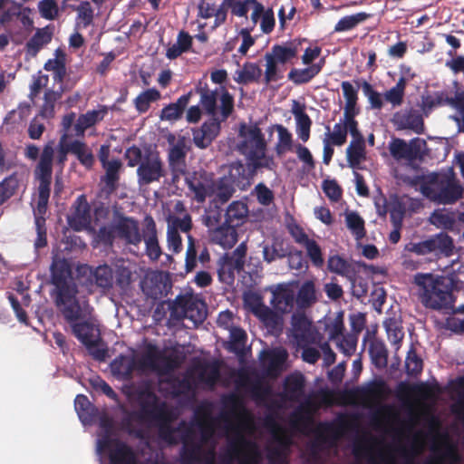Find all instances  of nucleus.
<instances>
[{"label":"nucleus","mask_w":464,"mask_h":464,"mask_svg":"<svg viewBox=\"0 0 464 464\" xmlns=\"http://www.w3.org/2000/svg\"><path fill=\"white\" fill-rule=\"evenodd\" d=\"M142 235L138 219L121 214L111 223L97 229L92 237V245L109 249L113 247L115 240H119L126 246L138 247L142 242Z\"/></svg>","instance_id":"nucleus-1"},{"label":"nucleus","mask_w":464,"mask_h":464,"mask_svg":"<svg viewBox=\"0 0 464 464\" xmlns=\"http://www.w3.org/2000/svg\"><path fill=\"white\" fill-rule=\"evenodd\" d=\"M421 194L442 205H451L463 198L464 188L452 171L431 172L420 179Z\"/></svg>","instance_id":"nucleus-2"},{"label":"nucleus","mask_w":464,"mask_h":464,"mask_svg":"<svg viewBox=\"0 0 464 464\" xmlns=\"http://www.w3.org/2000/svg\"><path fill=\"white\" fill-rule=\"evenodd\" d=\"M413 282L419 287V299L426 308L441 310L451 306L452 292L444 276L418 273Z\"/></svg>","instance_id":"nucleus-3"},{"label":"nucleus","mask_w":464,"mask_h":464,"mask_svg":"<svg viewBox=\"0 0 464 464\" xmlns=\"http://www.w3.org/2000/svg\"><path fill=\"white\" fill-rule=\"evenodd\" d=\"M234 108V96L227 88H222L221 95H219V114L209 116L210 118L204 121L199 128L192 130L193 142L197 148L207 149L211 145L220 132L221 123L232 115Z\"/></svg>","instance_id":"nucleus-4"},{"label":"nucleus","mask_w":464,"mask_h":464,"mask_svg":"<svg viewBox=\"0 0 464 464\" xmlns=\"http://www.w3.org/2000/svg\"><path fill=\"white\" fill-rule=\"evenodd\" d=\"M240 130V135L244 140L238 144V150L250 160V165L255 169H266L275 170L276 163L273 156L266 155V141L261 129L257 125L250 126L246 131Z\"/></svg>","instance_id":"nucleus-5"},{"label":"nucleus","mask_w":464,"mask_h":464,"mask_svg":"<svg viewBox=\"0 0 464 464\" xmlns=\"http://www.w3.org/2000/svg\"><path fill=\"white\" fill-rule=\"evenodd\" d=\"M52 298L67 324L92 315L93 308L85 295H79V286L52 295Z\"/></svg>","instance_id":"nucleus-6"},{"label":"nucleus","mask_w":464,"mask_h":464,"mask_svg":"<svg viewBox=\"0 0 464 464\" xmlns=\"http://www.w3.org/2000/svg\"><path fill=\"white\" fill-rule=\"evenodd\" d=\"M169 310L171 320L188 319L194 325L202 324L207 317L206 304L193 295H179L169 303Z\"/></svg>","instance_id":"nucleus-7"},{"label":"nucleus","mask_w":464,"mask_h":464,"mask_svg":"<svg viewBox=\"0 0 464 464\" xmlns=\"http://www.w3.org/2000/svg\"><path fill=\"white\" fill-rule=\"evenodd\" d=\"M68 324L74 337L86 347L89 353L95 360H105L107 349L100 347V344L102 343L100 329L92 321V317H86Z\"/></svg>","instance_id":"nucleus-8"},{"label":"nucleus","mask_w":464,"mask_h":464,"mask_svg":"<svg viewBox=\"0 0 464 464\" xmlns=\"http://www.w3.org/2000/svg\"><path fill=\"white\" fill-rule=\"evenodd\" d=\"M243 455L245 456L239 464H256V444L237 430L235 437L228 440L227 448L222 456V461L231 464L236 459H240Z\"/></svg>","instance_id":"nucleus-9"},{"label":"nucleus","mask_w":464,"mask_h":464,"mask_svg":"<svg viewBox=\"0 0 464 464\" xmlns=\"http://www.w3.org/2000/svg\"><path fill=\"white\" fill-rule=\"evenodd\" d=\"M50 283L53 286L51 296L78 287L68 259L59 255L53 256L50 266Z\"/></svg>","instance_id":"nucleus-10"},{"label":"nucleus","mask_w":464,"mask_h":464,"mask_svg":"<svg viewBox=\"0 0 464 464\" xmlns=\"http://www.w3.org/2000/svg\"><path fill=\"white\" fill-rule=\"evenodd\" d=\"M454 244L452 238L444 232H440L420 242H410L405 245V251L424 256L434 253L450 256L453 253Z\"/></svg>","instance_id":"nucleus-11"},{"label":"nucleus","mask_w":464,"mask_h":464,"mask_svg":"<svg viewBox=\"0 0 464 464\" xmlns=\"http://www.w3.org/2000/svg\"><path fill=\"white\" fill-rule=\"evenodd\" d=\"M136 174L137 183L140 188L159 182L161 178L165 177L166 170L160 153L158 151L146 152L143 161L137 168Z\"/></svg>","instance_id":"nucleus-12"},{"label":"nucleus","mask_w":464,"mask_h":464,"mask_svg":"<svg viewBox=\"0 0 464 464\" xmlns=\"http://www.w3.org/2000/svg\"><path fill=\"white\" fill-rule=\"evenodd\" d=\"M247 246L245 242L239 244L231 253L224 254L218 260V274L219 280L230 284L235 279V272L244 269Z\"/></svg>","instance_id":"nucleus-13"},{"label":"nucleus","mask_w":464,"mask_h":464,"mask_svg":"<svg viewBox=\"0 0 464 464\" xmlns=\"http://www.w3.org/2000/svg\"><path fill=\"white\" fill-rule=\"evenodd\" d=\"M67 223L76 232L86 230L95 236L97 229L92 227L91 206L85 195H80L73 202L72 211L67 216Z\"/></svg>","instance_id":"nucleus-14"},{"label":"nucleus","mask_w":464,"mask_h":464,"mask_svg":"<svg viewBox=\"0 0 464 464\" xmlns=\"http://www.w3.org/2000/svg\"><path fill=\"white\" fill-rule=\"evenodd\" d=\"M392 391L382 379L373 380L365 385L356 387L351 393L362 403L368 406L380 405L388 398Z\"/></svg>","instance_id":"nucleus-15"},{"label":"nucleus","mask_w":464,"mask_h":464,"mask_svg":"<svg viewBox=\"0 0 464 464\" xmlns=\"http://www.w3.org/2000/svg\"><path fill=\"white\" fill-rule=\"evenodd\" d=\"M143 294L154 301L166 296L171 288V283L167 274L161 271L148 273L140 282Z\"/></svg>","instance_id":"nucleus-16"},{"label":"nucleus","mask_w":464,"mask_h":464,"mask_svg":"<svg viewBox=\"0 0 464 464\" xmlns=\"http://www.w3.org/2000/svg\"><path fill=\"white\" fill-rule=\"evenodd\" d=\"M425 142L420 139H413L409 143L404 140L395 138L389 145L391 155L397 160H406L413 161L421 158V144Z\"/></svg>","instance_id":"nucleus-17"},{"label":"nucleus","mask_w":464,"mask_h":464,"mask_svg":"<svg viewBox=\"0 0 464 464\" xmlns=\"http://www.w3.org/2000/svg\"><path fill=\"white\" fill-rule=\"evenodd\" d=\"M250 160H246L244 165L237 160L230 164L227 180L233 187L240 190L246 189L251 185V180L260 169H255L250 165Z\"/></svg>","instance_id":"nucleus-18"},{"label":"nucleus","mask_w":464,"mask_h":464,"mask_svg":"<svg viewBox=\"0 0 464 464\" xmlns=\"http://www.w3.org/2000/svg\"><path fill=\"white\" fill-rule=\"evenodd\" d=\"M195 385L188 377L169 376L160 380L159 392L166 397L179 398L194 392Z\"/></svg>","instance_id":"nucleus-19"},{"label":"nucleus","mask_w":464,"mask_h":464,"mask_svg":"<svg viewBox=\"0 0 464 464\" xmlns=\"http://www.w3.org/2000/svg\"><path fill=\"white\" fill-rule=\"evenodd\" d=\"M182 447L179 457L182 464H195L200 460L202 453V443L196 441L194 431L191 428H187L180 436Z\"/></svg>","instance_id":"nucleus-20"},{"label":"nucleus","mask_w":464,"mask_h":464,"mask_svg":"<svg viewBox=\"0 0 464 464\" xmlns=\"http://www.w3.org/2000/svg\"><path fill=\"white\" fill-rule=\"evenodd\" d=\"M139 415L141 420L157 422L158 420H168L169 413L172 412L167 402L160 401L157 397L154 400H144L139 402Z\"/></svg>","instance_id":"nucleus-21"},{"label":"nucleus","mask_w":464,"mask_h":464,"mask_svg":"<svg viewBox=\"0 0 464 464\" xmlns=\"http://www.w3.org/2000/svg\"><path fill=\"white\" fill-rule=\"evenodd\" d=\"M288 353L285 349L266 350L261 353L260 362L269 377H277L284 369Z\"/></svg>","instance_id":"nucleus-22"},{"label":"nucleus","mask_w":464,"mask_h":464,"mask_svg":"<svg viewBox=\"0 0 464 464\" xmlns=\"http://www.w3.org/2000/svg\"><path fill=\"white\" fill-rule=\"evenodd\" d=\"M392 122L398 130H411L417 134H420L424 130L422 114L420 111L412 108L395 112Z\"/></svg>","instance_id":"nucleus-23"},{"label":"nucleus","mask_w":464,"mask_h":464,"mask_svg":"<svg viewBox=\"0 0 464 464\" xmlns=\"http://www.w3.org/2000/svg\"><path fill=\"white\" fill-rule=\"evenodd\" d=\"M143 239L145 243V253L152 261H157L162 255L161 247L159 244L158 231L153 218L150 215L144 218Z\"/></svg>","instance_id":"nucleus-24"},{"label":"nucleus","mask_w":464,"mask_h":464,"mask_svg":"<svg viewBox=\"0 0 464 464\" xmlns=\"http://www.w3.org/2000/svg\"><path fill=\"white\" fill-rule=\"evenodd\" d=\"M305 379L303 373L295 372L288 374L283 382L281 397L291 402H299L304 396Z\"/></svg>","instance_id":"nucleus-25"},{"label":"nucleus","mask_w":464,"mask_h":464,"mask_svg":"<svg viewBox=\"0 0 464 464\" xmlns=\"http://www.w3.org/2000/svg\"><path fill=\"white\" fill-rule=\"evenodd\" d=\"M188 189L194 194V198L198 203H203L211 188V179L206 171H193L185 177Z\"/></svg>","instance_id":"nucleus-26"},{"label":"nucleus","mask_w":464,"mask_h":464,"mask_svg":"<svg viewBox=\"0 0 464 464\" xmlns=\"http://www.w3.org/2000/svg\"><path fill=\"white\" fill-rule=\"evenodd\" d=\"M112 374L120 381L130 382L134 372H138L137 358L134 355L120 354L111 363Z\"/></svg>","instance_id":"nucleus-27"},{"label":"nucleus","mask_w":464,"mask_h":464,"mask_svg":"<svg viewBox=\"0 0 464 464\" xmlns=\"http://www.w3.org/2000/svg\"><path fill=\"white\" fill-rule=\"evenodd\" d=\"M162 351L151 343H149L144 353L137 358L138 374L142 375L147 372H153L159 374L160 363L161 361Z\"/></svg>","instance_id":"nucleus-28"},{"label":"nucleus","mask_w":464,"mask_h":464,"mask_svg":"<svg viewBox=\"0 0 464 464\" xmlns=\"http://www.w3.org/2000/svg\"><path fill=\"white\" fill-rule=\"evenodd\" d=\"M222 88H225L222 86L220 90H211L208 83H202L199 82L195 88L192 90L193 94H198L199 99V105H201V108L203 109L204 112L208 116H218V94L221 95V90Z\"/></svg>","instance_id":"nucleus-29"},{"label":"nucleus","mask_w":464,"mask_h":464,"mask_svg":"<svg viewBox=\"0 0 464 464\" xmlns=\"http://www.w3.org/2000/svg\"><path fill=\"white\" fill-rule=\"evenodd\" d=\"M210 240L223 248H231L237 242V227L227 222L209 230Z\"/></svg>","instance_id":"nucleus-30"},{"label":"nucleus","mask_w":464,"mask_h":464,"mask_svg":"<svg viewBox=\"0 0 464 464\" xmlns=\"http://www.w3.org/2000/svg\"><path fill=\"white\" fill-rule=\"evenodd\" d=\"M295 292L288 286H278L272 295L271 304L281 314L290 313L295 305Z\"/></svg>","instance_id":"nucleus-31"},{"label":"nucleus","mask_w":464,"mask_h":464,"mask_svg":"<svg viewBox=\"0 0 464 464\" xmlns=\"http://www.w3.org/2000/svg\"><path fill=\"white\" fill-rule=\"evenodd\" d=\"M193 96V91H189L187 93L181 95L176 102H171L162 108L160 111V118L161 121H175L180 120L184 114L186 108L188 107L191 97Z\"/></svg>","instance_id":"nucleus-32"},{"label":"nucleus","mask_w":464,"mask_h":464,"mask_svg":"<svg viewBox=\"0 0 464 464\" xmlns=\"http://www.w3.org/2000/svg\"><path fill=\"white\" fill-rule=\"evenodd\" d=\"M311 325L312 323L304 313H297L293 314V333L298 345H302L303 343H310L313 342Z\"/></svg>","instance_id":"nucleus-33"},{"label":"nucleus","mask_w":464,"mask_h":464,"mask_svg":"<svg viewBox=\"0 0 464 464\" xmlns=\"http://www.w3.org/2000/svg\"><path fill=\"white\" fill-rule=\"evenodd\" d=\"M109 464H138L135 452L125 442L117 441L110 450Z\"/></svg>","instance_id":"nucleus-34"},{"label":"nucleus","mask_w":464,"mask_h":464,"mask_svg":"<svg viewBox=\"0 0 464 464\" xmlns=\"http://www.w3.org/2000/svg\"><path fill=\"white\" fill-rule=\"evenodd\" d=\"M248 217L247 205L242 201H233L227 208L224 221L236 227L243 225Z\"/></svg>","instance_id":"nucleus-35"},{"label":"nucleus","mask_w":464,"mask_h":464,"mask_svg":"<svg viewBox=\"0 0 464 464\" xmlns=\"http://www.w3.org/2000/svg\"><path fill=\"white\" fill-rule=\"evenodd\" d=\"M74 408L83 424H92L96 421L98 410L87 396L78 394L74 400Z\"/></svg>","instance_id":"nucleus-36"},{"label":"nucleus","mask_w":464,"mask_h":464,"mask_svg":"<svg viewBox=\"0 0 464 464\" xmlns=\"http://www.w3.org/2000/svg\"><path fill=\"white\" fill-rule=\"evenodd\" d=\"M299 44L289 42L285 44H275L266 54L270 55L276 62L285 64L297 56Z\"/></svg>","instance_id":"nucleus-37"},{"label":"nucleus","mask_w":464,"mask_h":464,"mask_svg":"<svg viewBox=\"0 0 464 464\" xmlns=\"http://www.w3.org/2000/svg\"><path fill=\"white\" fill-rule=\"evenodd\" d=\"M262 76V69L256 63L246 62L240 70H237L234 80L238 84L246 85L251 82H258Z\"/></svg>","instance_id":"nucleus-38"},{"label":"nucleus","mask_w":464,"mask_h":464,"mask_svg":"<svg viewBox=\"0 0 464 464\" xmlns=\"http://www.w3.org/2000/svg\"><path fill=\"white\" fill-rule=\"evenodd\" d=\"M53 34L48 27L38 28L25 44L26 54L35 57L40 50L52 41Z\"/></svg>","instance_id":"nucleus-39"},{"label":"nucleus","mask_w":464,"mask_h":464,"mask_svg":"<svg viewBox=\"0 0 464 464\" xmlns=\"http://www.w3.org/2000/svg\"><path fill=\"white\" fill-rule=\"evenodd\" d=\"M447 102L448 90L433 92L421 96L420 109L425 116H429L435 108L447 106Z\"/></svg>","instance_id":"nucleus-40"},{"label":"nucleus","mask_w":464,"mask_h":464,"mask_svg":"<svg viewBox=\"0 0 464 464\" xmlns=\"http://www.w3.org/2000/svg\"><path fill=\"white\" fill-rule=\"evenodd\" d=\"M71 153L73 154L79 162L88 170L92 169L95 163V157L88 145L79 140L71 141Z\"/></svg>","instance_id":"nucleus-41"},{"label":"nucleus","mask_w":464,"mask_h":464,"mask_svg":"<svg viewBox=\"0 0 464 464\" xmlns=\"http://www.w3.org/2000/svg\"><path fill=\"white\" fill-rule=\"evenodd\" d=\"M186 156L185 142L183 140H179L169 150L168 163L169 169H173L176 172H180L181 169H187Z\"/></svg>","instance_id":"nucleus-42"},{"label":"nucleus","mask_w":464,"mask_h":464,"mask_svg":"<svg viewBox=\"0 0 464 464\" xmlns=\"http://www.w3.org/2000/svg\"><path fill=\"white\" fill-rule=\"evenodd\" d=\"M56 58L49 59L44 65V69L53 72V81L57 83H63L66 73L65 54L60 51H55Z\"/></svg>","instance_id":"nucleus-43"},{"label":"nucleus","mask_w":464,"mask_h":464,"mask_svg":"<svg viewBox=\"0 0 464 464\" xmlns=\"http://www.w3.org/2000/svg\"><path fill=\"white\" fill-rule=\"evenodd\" d=\"M192 43L191 35L188 32L181 30L178 34L176 44L167 49L166 57L169 60L177 59L182 53L190 51Z\"/></svg>","instance_id":"nucleus-44"},{"label":"nucleus","mask_w":464,"mask_h":464,"mask_svg":"<svg viewBox=\"0 0 464 464\" xmlns=\"http://www.w3.org/2000/svg\"><path fill=\"white\" fill-rule=\"evenodd\" d=\"M296 121V133L301 140L306 142L310 138L312 120L304 107L296 105L292 111Z\"/></svg>","instance_id":"nucleus-45"},{"label":"nucleus","mask_w":464,"mask_h":464,"mask_svg":"<svg viewBox=\"0 0 464 464\" xmlns=\"http://www.w3.org/2000/svg\"><path fill=\"white\" fill-rule=\"evenodd\" d=\"M346 155L349 166L359 169L362 160H365V141L363 140H353L346 149Z\"/></svg>","instance_id":"nucleus-46"},{"label":"nucleus","mask_w":464,"mask_h":464,"mask_svg":"<svg viewBox=\"0 0 464 464\" xmlns=\"http://www.w3.org/2000/svg\"><path fill=\"white\" fill-rule=\"evenodd\" d=\"M295 302L299 308H308L316 302L315 285L313 281L307 280L302 284Z\"/></svg>","instance_id":"nucleus-47"},{"label":"nucleus","mask_w":464,"mask_h":464,"mask_svg":"<svg viewBox=\"0 0 464 464\" xmlns=\"http://www.w3.org/2000/svg\"><path fill=\"white\" fill-rule=\"evenodd\" d=\"M314 411V404L311 400L307 399L301 402L296 410L292 413V422L295 426L306 427L313 422L312 414Z\"/></svg>","instance_id":"nucleus-48"},{"label":"nucleus","mask_w":464,"mask_h":464,"mask_svg":"<svg viewBox=\"0 0 464 464\" xmlns=\"http://www.w3.org/2000/svg\"><path fill=\"white\" fill-rule=\"evenodd\" d=\"M198 378L200 382L214 387L220 378L219 366L217 362H205L198 367Z\"/></svg>","instance_id":"nucleus-49"},{"label":"nucleus","mask_w":464,"mask_h":464,"mask_svg":"<svg viewBox=\"0 0 464 464\" xmlns=\"http://www.w3.org/2000/svg\"><path fill=\"white\" fill-rule=\"evenodd\" d=\"M63 91H53L47 89L44 94V102L40 108L38 115L44 119H52L55 114V104L62 98Z\"/></svg>","instance_id":"nucleus-50"},{"label":"nucleus","mask_w":464,"mask_h":464,"mask_svg":"<svg viewBox=\"0 0 464 464\" xmlns=\"http://www.w3.org/2000/svg\"><path fill=\"white\" fill-rule=\"evenodd\" d=\"M161 95L156 88H150L141 92L134 100L133 104L136 111L142 114L150 110V104L159 101Z\"/></svg>","instance_id":"nucleus-51"},{"label":"nucleus","mask_w":464,"mask_h":464,"mask_svg":"<svg viewBox=\"0 0 464 464\" xmlns=\"http://www.w3.org/2000/svg\"><path fill=\"white\" fill-rule=\"evenodd\" d=\"M92 280L98 287L110 289L113 285V271L108 265L97 266L91 274Z\"/></svg>","instance_id":"nucleus-52"},{"label":"nucleus","mask_w":464,"mask_h":464,"mask_svg":"<svg viewBox=\"0 0 464 464\" xmlns=\"http://www.w3.org/2000/svg\"><path fill=\"white\" fill-rule=\"evenodd\" d=\"M321 72V66L311 65L307 68L297 69L293 68L287 75L289 81L296 85H301L309 82Z\"/></svg>","instance_id":"nucleus-53"},{"label":"nucleus","mask_w":464,"mask_h":464,"mask_svg":"<svg viewBox=\"0 0 464 464\" xmlns=\"http://www.w3.org/2000/svg\"><path fill=\"white\" fill-rule=\"evenodd\" d=\"M406 86V78L403 76L400 77L396 84L385 92L383 94L384 100L391 103L392 107L401 106L403 103Z\"/></svg>","instance_id":"nucleus-54"},{"label":"nucleus","mask_w":464,"mask_h":464,"mask_svg":"<svg viewBox=\"0 0 464 464\" xmlns=\"http://www.w3.org/2000/svg\"><path fill=\"white\" fill-rule=\"evenodd\" d=\"M122 164L120 160H112L107 165L102 166L105 169V175L102 180L105 183L110 191L117 188V183L120 179V169Z\"/></svg>","instance_id":"nucleus-55"},{"label":"nucleus","mask_w":464,"mask_h":464,"mask_svg":"<svg viewBox=\"0 0 464 464\" xmlns=\"http://www.w3.org/2000/svg\"><path fill=\"white\" fill-rule=\"evenodd\" d=\"M274 128L278 133V140L276 144L275 150L277 156H282L286 151L292 150L293 136L292 133L281 124H276Z\"/></svg>","instance_id":"nucleus-56"},{"label":"nucleus","mask_w":464,"mask_h":464,"mask_svg":"<svg viewBox=\"0 0 464 464\" xmlns=\"http://www.w3.org/2000/svg\"><path fill=\"white\" fill-rule=\"evenodd\" d=\"M371 16L370 14L361 12L352 15L342 17L334 26V32H345L355 28L360 23L364 22Z\"/></svg>","instance_id":"nucleus-57"},{"label":"nucleus","mask_w":464,"mask_h":464,"mask_svg":"<svg viewBox=\"0 0 464 464\" xmlns=\"http://www.w3.org/2000/svg\"><path fill=\"white\" fill-rule=\"evenodd\" d=\"M173 413H169L168 420H158L156 423L159 427V435L166 442L170 445H176L179 443V440L176 437V433L179 431V428H174L170 425L173 420Z\"/></svg>","instance_id":"nucleus-58"},{"label":"nucleus","mask_w":464,"mask_h":464,"mask_svg":"<svg viewBox=\"0 0 464 464\" xmlns=\"http://www.w3.org/2000/svg\"><path fill=\"white\" fill-rule=\"evenodd\" d=\"M346 227L357 240L363 238L366 235L363 218L354 211L349 212L345 216Z\"/></svg>","instance_id":"nucleus-59"},{"label":"nucleus","mask_w":464,"mask_h":464,"mask_svg":"<svg viewBox=\"0 0 464 464\" xmlns=\"http://www.w3.org/2000/svg\"><path fill=\"white\" fill-rule=\"evenodd\" d=\"M327 268L330 272L351 277L353 268L352 266L340 256H332L328 258Z\"/></svg>","instance_id":"nucleus-60"},{"label":"nucleus","mask_w":464,"mask_h":464,"mask_svg":"<svg viewBox=\"0 0 464 464\" xmlns=\"http://www.w3.org/2000/svg\"><path fill=\"white\" fill-rule=\"evenodd\" d=\"M19 186L17 174L14 173L0 182V205L14 195Z\"/></svg>","instance_id":"nucleus-61"},{"label":"nucleus","mask_w":464,"mask_h":464,"mask_svg":"<svg viewBox=\"0 0 464 464\" xmlns=\"http://www.w3.org/2000/svg\"><path fill=\"white\" fill-rule=\"evenodd\" d=\"M427 392L424 384H409L401 382L398 384L396 395L401 401L409 399L413 395H420Z\"/></svg>","instance_id":"nucleus-62"},{"label":"nucleus","mask_w":464,"mask_h":464,"mask_svg":"<svg viewBox=\"0 0 464 464\" xmlns=\"http://www.w3.org/2000/svg\"><path fill=\"white\" fill-rule=\"evenodd\" d=\"M304 247L305 248L306 256L311 261L313 266L320 269L323 268L324 265V258L322 248L318 243L314 239H312L307 242Z\"/></svg>","instance_id":"nucleus-63"},{"label":"nucleus","mask_w":464,"mask_h":464,"mask_svg":"<svg viewBox=\"0 0 464 464\" xmlns=\"http://www.w3.org/2000/svg\"><path fill=\"white\" fill-rule=\"evenodd\" d=\"M406 372L411 376H417L422 372L423 362L414 348H411L405 359Z\"/></svg>","instance_id":"nucleus-64"}]
</instances>
